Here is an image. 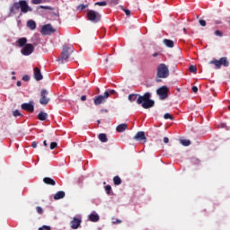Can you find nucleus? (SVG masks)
<instances>
[{
  "mask_svg": "<svg viewBox=\"0 0 230 230\" xmlns=\"http://www.w3.org/2000/svg\"><path fill=\"white\" fill-rule=\"evenodd\" d=\"M38 230H51V226H43L40 227Z\"/></svg>",
  "mask_w": 230,
  "mask_h": 230,
  "instance_id": "4c0bfd02",
  "label": "nucleus"
},
{
  "mask_svg": "<svg viewBox=\"0 0 230 230\" xmlns=\"http://www.w3.org/2000/svg\"><path fill=\"white\" fill-rule=\"evenodd\" d=\"M42 3V0H31L32 4H40Z\"/></svg>",
  "mask_w": 230,
  "mask_h": 230,
  "instance_id": "58836bf2",
  "label": "nucleus"
},
{
  "mask_svg": "<svg viewBox=\"0 0 230 230\" xmlns=\"http://www.w3.org/2000/svg\"><path fill=\"white\" fill-rule=\"evenodd\" d=\"M73 51H75V49L72 47V45H64L61 56L57 59V61L60 62V64L67 62V59L69 58Z\"/></svg>",
  "mask_w": 230,
  "mask_h": 230,
  "instance_id": "20e7f679",
  "label": "nucleus"
},
{
  "mask_svg": "<svg viewBox=\"0 0 230 230\" xmlns=\"http://www.w3.org/2000/svg\"><path fill=\"white\" fill-rule=\"evenodd\" d=\"M180 143L183 146H190V145H191V141L188 140V139H181Z\"/></svg>",
  "mask_w": 230,
  "mask_h": 230,
  "instance_id": "393cba45",
  "label": "nucleus"
},
{
  "mask_svg": "<svg viewBox=\"0 0 230 230\" xmlns=\"http://www.w3.org/2000/svg\"><path fill=\"white\" fill-rule=\"evenodd\" d=\"M128 128V125H127V123H122L119 124V126H117L116 130L117 132H125V130Z\"/></svg>",
  "mask_w": 230,
  "mask_h": 230,
  "instance_id": "f3484780",
  "label": "nucleus"
},
{
  "mask_svg": "<svg viewBox=\"0 0 230 230\" xmlns=\"http://www.w3.org/2000/svg\"><path fill=\"white\" fill-rule=\"evenodd\" d=\"M48 94H49L48 90L42 89L40 91V105H48V103H49L51 99L48 97Z\"/></svg>",
  "mask_w": 230,
  "mask_h": 230,
  "instance_id": "6e6552de",
  "label": "nucleus"
},
{
  "mask_svg": "<svg viewBox=\"0 0 230 230\" xmlns=\"http://www.w3.org/2000/svg\"><path fill=\"white\" fill-rule=\"evenodd\" d=\"M64 197H66V192L64 190H59L55 194L54 199L60 200V199H64Z\"/></svg>",
  "mask_w": 230,
  "mask_h": 230,
  "instance_id": "a211bd4d",
  "label": "nucleus"
},
{
  "mask_svg": "<svg viewBox=\"0 0 230 230\" xmlns=\"http://www.w3.org/2000/svg\"><path fill=\"white\" fill-rule=\"evenodd\" d=\"M104 190H105L107 195H111V191H112V187L111 185H106L104 187Z\"/></svg>",
  "mask_w": 230,
  "mask_h": 230,
  "instance_id": "bb28decb",
  "label": "nucleus"
},
{
  "mask_svg": "<svg viewBox=\"0 0 230 230\" xmlns=\"http://www.w3.org/2000/svg\"><path fill=\"white\" fill-rule=\"evenodd\" d=\"M39 8H40L41 10H53V8L49 5H40Z\"/></svg>",
  "mask_w": 230,
  "mask_h": 230,
  "instance_id": "c756f323",
  "label": "nucleus"
},
{
  "mask_svg": "<svg viewBox=\"0 0 230 230\" xmlns=\"http://www.w3.org/2000/svg\"><path fill=\"white\" fill-rule=\"evenodd\" d=\"M26 42H28V40L26 38H20L17 40V44H19L20 48H24V46H26Z\"/></svg>",
  "mask_w": 230,
  "mask_h": 230,
  "instance_id": "4be33fe9",
  "label": "nucleus"
},
{
  "mask_svg": "<svg viewBox=\"0 0 230 230\" xmlns=\"http://www.w3.org/2000/svg\"><path fill=\"white\" fill-rule=\"evenodd\" d=\"M35 51V47L31 43L26 44L21 50V53L25 57L31 55Z\"/></svg>",
  "mask_w": 230,
  "mask_h": 230,
  "instance_id": "1a4fd4ad",
  "label": "nucleus"
},
{
  "mask_svg": "<svg viewBox=\"0 0 230 230\" xmlns=\"http://www.w3.org/2000/svg\"><path fill=\"white\" fill-rule=\"evenodd\" d=\"M17 10H21L22 13H28V12H31V7L28 5V2L25 0H20L19 2H15L11 5L10 13L15 15V13H17Z\"/></svg>",
  "mask_w": 230,
  "mask_h": 230,
  "instance_id": "f03ea898",
  "label": "nucleus"
},
{
  "mask_svg": "<svg viewBox=\"0 0 230 230\" xmlns=\"http://www.w3.org/2000/svg\"><path fill=\"white\" fill-rule=\"evenodd\" d=\"M32 148H36L37 147V142L33 141L31 144Z\"/></svg>",
  "mask_w": 230,
  "mask_h": 230,
  "instance_id": "de8ad7c7",
  "label": "nucleus"
},
{
  "mask_svg": "<svg viewBox=\"0 0 230 230\" xmlns=\"http://www.w3.org/2000/svg\"><path fill=\"white\" fill-rule=\"evenodd\" d=\"M228 109H229V111H230V106H228Z\"/></svg>",
  "mask_w": 230,
  "mask_h": 230,
  "instance_id": "052dcab7",
  "label": "nucleus"
},
{
  "mask_svg": "<svg viewBox=\"0 0 230 230\" xmlns=\"http://www.w3.org/2000/svg\"><path fill=\"white\" fill-rule=\"evenodd\" d=\"M27 26L30 30H35L37 28V23L33 20H30L27 22Z\"/></svg>",
  "mask_w": 230,
  "mask_h": 230,
  "instance_id": "412c9836",
  "label": "nucleus"
},
{
  "mask_svg": "<svg viewBox=\"0 0 230 230\" xmlns=\"http://www.w3.org/2000/svg\"><path fill=\"white\" fill-rule=\"evenodd\" d=\"M153 57H154V58H155L156 57H159V53H158V52H155V53L153 54Z\"/></svg>",
  "mask_w": 230,
  "mask_h": 230,
  "instance_id": "09e8293b",
  "label": "nucleus"
},
{
  "mask_svg": "<svg viewBox=\"0 0 230 230\" xmlns=\"http://www.w3.org/2000/svg\"><path fill=\"white\" fill-rule=\"evenodd\" d=\"M133 139H136V141H140V143H146V136L145 135L144 131H138Z\"/></svg>",
  "mask_w": 230,
  "mask_h": 230,
  "instance_id": "ddd939ff",
  "label": "nucleus"
},
{
  "mask_svg": "<svg viewBox=\"0 0 230 230\" xmlns=\"http://www.w3.org/2000/svg\"><path fill=\"white\" fill-rule=\"evenodd\" d=\"M104 93H107L109 94V97L112 94H116V91L115 90H107L106 92Z\"/></svg>",
  "mask_w": 230,
  "mask_h": 230,
  "instance_id": "c9c22d12",
  "label": "nucleus"
},
{
  "mask_svg": "<svg viewBox=\"0 0 230 230\" xmlns=\"http://www.w3.org/2000/svg\"><path fill=\"white\" fill-rule=\"evenodd\" d=\"M42 78H44V76H42V73L40 72V68L35 67L34 68V79L37 82H40V80H42Z\"/></svg>",
  "mask_w": 230,
  "mask_h": 230,
  "instance_id": "2eb2a0df",
  "label": "nucleus"
},
{
  "mask_svg": "<svg viewBox=\"0 0 230 230\" xmlns=\"http://www.w3.org/2000/svg\"><path fill=\"white\" fill-rule=\"evenodd\" d=\"M105 62L106 63L109 62V58H106Z\"/></svg>",
  "mask_w": 230,
  "mask_h": 230,
  "instance_id": "864d4df0",
  "label": "nucleus"
},
{
  "mask_svg": "<svg viewBox=\"0 0 230 230\" xmlns=\"http://www.w3.org/2000/svg\"><path fill=\"white\" fill-rule=\"evenodd\" d=\"M55 30H53V27L51 24H46L41 27V34L42 35H51V33H54Z\"/></svg>",
  "mask_w": 230,
  "mask_h": 230,
  "instance_id": "9b49d317",
  "label": "nucleus"
},
{
  "mask_svg": "<svg viewBox=\"0 0 230 230\" xmlns=\"http://www.w3.org/2000/svg\"><path fill=\"white\" fill-rule=\"evenodd\" d=\"M43 182L45 184H47L48 186H55V184H57V182L55 181V180H53L50 177H45L43 178Z\"/></svg>",
  "mask_w": 230,
  "mask_h": 230,
  "instance_id": "dca6fc26",
  "label": "nucleus"
},
{
  "mask_svg": "<svg viewBox=\"0 0 230 230\" xmlns=\"http://www.w3.org/2000/svg\"><path fill=\"white\" fill-rule=\"evenodd\" d=\"M189 71L190 73H197V66L191 65L190 67H189Z\"/></svg>",
  "mask_w": 230,
  "mask_h": 230,
  "instance_id": "7c9ffc66",
  "label": "nucleus"
},
{
  "mask_svg": "<svg viewBox=\"0 0 230 230\" xmlns=\"http://www.w3.org/2000/svg\"><path fill=\"white\" fill-rule=\"evenodd\" d=\"M57 146H58L57 142L50 143V150H55V148H57Z\"/></svg>",
  "mask_w": 230,
  "mask_h": 230,
  "instance_id": "f704fd0d",
  "label": "nucleus"
},
{
  "mask_svg": "<svg viewBox=\"0 0 230 230\" xmlns=\"http://www.w3.org/2000/svg\"><path fill=\"white\" fill-rule=\"evenodd\" d=\"M87 19L91 22H100L102 21V14L94 10H88Z\"/></svg>",
  "mask_w": 230,
  "mask_h": 230,
  "instance_id": "39448f33",
  "label": "nucleus"
},
{
  "mask_svg": "<svg viewBox=\"0 0 230 230\" xmlns=\"http://www.w3.org/2000/svg\"><path fill=\"white\" fill-rule=\"evenodd\" d=\"M81 224H82V219L78 217H74L73 220L70 222L71 229H78Z\"/></svg>",
  "mask_w": 230,
  "mask_h": 230,
  "instance_id": "4468645a",
  "label": "nucleus"
},
{
  "mask_svg": "<svg viewBox=\"0 0 230 230\" xmlns=\"http://www.w3.org/2000/svg\"><path fill=\"white\" fill-rule=\"evenodd\" d=\"M36 211L39 215H42L44 213V210L40 207H37Z\"/></svg>",
  "mask_w": 230,
  "mask_h": 230,
  "instance_id": "e433bc0d",
  "label": "nucleus"
},
{
  "mask_svg": "<svg viewBox=\"0 0 230 230\" xmlns=\"http://www.w3.org/2000/svg\"><path fill=\"white\" fill-rule=\"evenodd\" d=\"M177 91H178V92H181V88H177Z\"/></svg>",
  "mask_w": 230,
  "mask_h": 230,
  "instance_id": "6e6d98bb",
  "label": "nucleus"
},
{
  "mask_svg": "<svg viewBox=\"0 0 230 230\" xmlns=\"http://www.w3.org/2000/svg\"><path fill=\"white\" fill-rule=\"evenodd\" d=\"M192 91L194 93H199V88L197 86H192Z\"/></svg>",
  "mask_w": 230,
  "mask_h": 230,
  "instance_id": "a18cd8bd",
  "label": "nucleus"
},
{
  "mask_svg": "<svg viewBox=\"0 0 230 230\" xmlns=\"http://www.w3.org/2000/svg\"><path fill=\"white\" fill-rule=\"evenodd\" d=\"M97 123H98V124H100V123H101V121H100V120H97Z\"/></svg>",
  "mask_w": 230,
  "mask_h": 230,
  "instance_id": "4d7b16f0",
  "label": "nucleus"
},
{
  "mask_svg": "<svg viewBox=\"0 0 230 230\" xmlns=\"http://www.w3.org/2000/svg\"><path fill=\"white\" fill-rule=\"evenodd\" d=\"M170 90L167 86H161L156 90V94L159 96L160 100H166L168 98V93Z\"/></svg>",
  "mask_w": 230,
  "mask_h": 230,
  "instance_id": "0eeeda50",
  "label": "nucleus"
},
{
  "mask_svg": "<svg viewBox=\"0 0 230 230\" xmlns=\"http://www.w3.org/2000/svg\"><path fill=\"white\" fill-rule=\"evenodd\" d=\"M170 76V69L164 63H161L156 67V82H161V79L168 78Z\"/></svg>",
  "mask_w": 230,
  "mask_h": 230,
  "instance_id": "7ed1b4c3",
  "label": "nucleus"
},
{
  "mask_svg": "<svg viewBox=\"0 0 230 230\" xmlns=\"http://www.w3.org/2000/svg\"><path fill=\"white\" fill-rule=\"evenodd\" d=\"M120 10H122L128 17L130 16V10L125 9V7H123V5H120Z\"/></svg>",
  "mask_w": 230,
  "mask_h": 230,
  "instance_id": "c85d7f7f",
  "label": "nucleus"
},
{
  "mask_svg": "<svg viewBox=\"0 0 230 230\" xmlns=\"http://www.w3.org/2000/svg\"><path fill=\"white\" fill-rule=\"evenodd\" d=\"M199 22L200 26H203V27L206 26V21L205 20H199Z\"/></svg>",
  "mask_w": 230,
  "mask_h": 230,
  "instance_id": "37998d69",
  "label": "nucleus"
},
{
  "mask_svg": "<svg viewBox=\"0 0 230 230\" xmlns=\"http://www.w3.org/2000/svg\"><path fill=\"white\" fill-rule=\"evenodd\" d=\"M95 6H107V2H97L95 3Z\"/></svg>",
  "mask_w": 230,
  "mask_h": 230,
  "instance_id": "2f4dec72",
  "label": "nucleus"
},
{
  "mask_svg": "<svg viewBox=\"0 0 230 230\" xmlns=\"http://www.w3.org/2000/svg\"><path fill=\"white\" fill-rule=\"evenodd\" d=\"M164 44H165L167 48H173L175 46V43H173V40H168V39L164 40Z\"/></svg>",
  "mask_w": 230,
  "mask_h": 230,
  "instance_id": "5701e85b",
  "label": "nucleus"
},
{
  "mask_svg": "<svg viewBox=\"0 0 230 230\" xmlns=\"http://www.w3.org/2000/svg\"><path fill=\"white\" fill-rule=\"evenodd\" d=\"M38 119H40V121H46V119H48V113L40 111L38 114Z\"/></svg>",
  "mask_w": 230,
  "mask_h": 230,
  "instance_id": "6ab92c4d",
  "label": "nucleus"
},
{
  "mask_svg": "<svg viewBox=\"0 0 230 230\" xmlns=\"http://www.w3.org/2000/svg\"><path fill=\"white\" fill-rule=\"evenodd\" d=\"M107 98H109V93H104L102 95H98L93 99L94 105H102V103H105L107 102Z\"/></svg>",
  "mask_w": 230,
  "mask_h": 230,
  "instance_id": "9d476101",
  "label": "nucleus"
},
{
  "mask_svg": "<svg viewBox=\"0 0 230 230\" xmlns=\"http://www.w3.org/2000/svg\"><path fill=\"white\" fill-rule=\"evenodd\" d=\"M151 96L152 94L148 92L143 95H139L138 93H131L128 95V99L131 102L137 100V103L138 105H142L143 109H152V107L155 105V102L150 99Z\"/></svg>",
  "mask_w": 230,
  "mask_h": 230,
  "instance_id": "f257e3e1",
  "label": "nucleus"
},
{
  "mask_svg": "<svg viewBox=\"0 0 230 230\" xmlns=\"http://www.w3.org/2000/svg\"><path fill=\"white\" fill-rule=\"evenodd\" d=\"M164 143H165V144L170 143V138H168V137H164Z\"/></svg>",
  "mask_w": 230,
  "mask_h": 230,
  "instance_id": "c03bdc74",
  "label": "nucleus"
},
{
  "mask_svg": "<svg viewBox=\"0 0 230 230\" xmlns=\"http://www.w3.org/2000/svg\"><path fill=\"white\" fill-rule=\"evenodd\" d=\"M86 100H87V96L86 95L81 96V102H85Z\"/></svg>",
  "mask_w": 230,
  "mask_h": 230,
  "instance_id": "49530a36",
  "label": "nucleus"
},
{
  "mask_svg": "<svg viewBox=\"0 0 230 230\" xmlns=\"http://www.w3.org/2000/svg\"><path fill=\"white\" fill-rule=\"evenodd\" d=\"M98 138L100 141H102V143H107L108 141L107 135L105 133L99 134Z\"/></svg>",
  "mask_w": 230,
  "mask_h": 230,
  "instance_id": "b1692460",
  "label": "nucleus"
},
{
  "mask_svg": "<svg viewBox=\"0 0 230 230\" xmlns=\"http://www.w3.org/2000/svg\"><path fill=\"white\" fill-rule=\"evenodd\" d=\"M89 220L90 222H99L100 216L98 214H90Z\"/></svg>",
  "mask_w": 230,
  "mask_h": 230,
  "instance_id": "aec40b11",
  "label": "nucleus"
},
{
  "mask_svg": "<svg viewBox=\"0 0 230 230\" xmlns=\"http://www.w3.org/2000/svg\"><path fill=\"white\" fill-rule=\"evenodd\" d=\"M33 101H30L29 103H22V111H27V112H33L35 111V106L33 105Z\"/></svg>",
  "mask_w": 230,
  "mask_h": 230,
  "instance_id": "f8f14e48",
  "label": "nucleus"
},
{
  "mask_svg": "<svg viewBox=\"0 0 230 230\" xmlns=\"http://www.w3.org/2000/svg\"><path fill=\"white\" fill-rule=\"evenodd\" d=\"M86 7H87V5H85V4H79L77 6V10H85Z\"/></svg>",
  "mask_w": 230,
  "mask_h": 230,
  "instance_id": "ea45409f",
  "label": "nucleus"
},
{
  "mask_svg": "<svg viewBox=\"0 0 230 230\" xmlns=\"http://www.w3.org/2000/svg\"><path fill=\"white\" fill-rule=\"evenodd\" d=\"M13 80H15V76H13Z\"/></svg>",
  "mask_w": 230,
  "mask_h": 230,
  "instance_id": "bf43d9fd",
  "label": "nucleus"
},
{
  "mask_svg": "<svg viewBox=\"0 0 230 230\" xmlns=\"http://www.w3.org/2000/svg\"><path fill=\"white\" fill-rule=\"evenodd\" d=\"M116 224H121V220L117 219V220H116Z\"/></svg>",
  "mask_w": 230,
  "mask_h": 230,
  "instance_id": "603ef678",
  "label": "nucleus"
},
{
  "mask_svg": "<svg viewBox=\"0 0 230 230\" xmlns=\"http://www.w3.org/2000/svg\"><path fill=\"white\" fill-rule=\"evenodd\" d=\"M183 31L186 33V28H183Z\"/></svg>",
  "mask_w": 230,
  "mask_h": 230,
  "instance_id": "5fc2aeb1",
  "label": "nucleus"
},
{
  "mask_svg": "<svg viewBox=\"0 0 230 230\" xmlns=\"http://www.w3.org/2000/svg\"><path fill=\"white\" fill-rule=\"evenodd\" d=\"M209 64H213L216 66V69H220L222 66H224V67H229V61L227 60V58H221L219 60H211Z\"/></svg>",
  "mask_w": 230,
  "mask_h": 230,
  "instance_id": "423d86ee",
  "label": "nucleus"
},
{
  "mask_svg": "<svg viewBox=\"0 0 230 230\" xmlns=\"http://www.w3.org/2000/svg\"><path fill=\"white\" fill-rule=\"evenodd\" d=\"M215 35H216L217 37H222V31H215Z\"/></svg>",
  "mask_w": 230,
  "mask_h": 230,
  "instance_id": "79ce46f5",
  "label": "nucleus"
},
{
  "mask_svg": "<svg viewBox=\"0 0 230 230\" xmlns=\"http://www.w3.org/2000/svg\"><path fill=\"white\" fill-rule=\"evenodd\" d=\"M16 85H17L18 87H21V85H22L21 81H18V82L16 83Z\"/></svg>",
  "mask_w": 230,
  "mask_h": 230,
  "instance_id": "8fccbe9b",
  "label": "nucleus"
},
{
  "mask_svg": "<svg viewBox=\"0 0 230 230\" xmlns=\"http://www.w3.org/2000/svg\"><path fill=\"white\" fill-rule=\"evenodd\" d=\"M43 145H44V146H48V141L44 140Z\"/></svg>",
  "mask_w": 230,
  "mask_h": 230,
  "instance_id": "3c124183",
  "label": "nucleus"
},
{
  "mask_svg": "<svg viewBox=\"0 0 230 230\" xmlns=\"http://www.w3.org/2000/svg\"><path fill=\"white\" fill-rule=\"evenodd\" d=\"M164 118V119H173V116H172L170 113H165Z\"/></svg>",
  "mask_w": 230,
  "mask_h": 230,
  "instance_id": "72a5a7b5",
  "label": "nucleus"
},
{
  "mask_svg": "<svg viewBox=\"0 0 230 230\" xmlns=\"http://www.w3.org/2000/svg\"><path fill=\"white\" fill-rule=\"evenodd\" d=\"M22 80L23 82H30V75H23Z\"/></svg>",
  "mask_w": 230,
  "mask_h": 230,
  "instance_id": "a19ab883",
  "label": "nucleus"
},
{
  "mask_svg": "<svg viewBox=\"0 0 230 230\" xmlns=\"http://www.w3.org/2000/svg\"><path fill=\"white\" fill-rule=\"evenodd\" d=\"M13 116H14V118H17V116H22V113L16 110L13 112Z\"/></svg>",
  "mask_w": 230,
  "mask_h": 230,
  "instance_id": "473e14b6",
  "label": "nucleus"
},
{
  "mask_svg": "<svg viewBox=\"0 0 230 230\" xmlns=\"http://www.w3.org/2000/svg\"><path fill=\"white\" fill-rule=\"evenodd\" d=\"M108 3H110L111 6H116V4H119V0H108Z\"/></svg>",
  "mask_w": 230,
  "mask_h": 230,
  "instance_id": "cd10ccee",
  "label": "nucleus"
},
{
  "mask_svg": "<svg viewBox=\"0 0 230 230\" xmlns=\"http://www.w3.org/2000/svg\"><path fill=\"white\" fill-rule=\"evenodd\" d=\"M113 183L115 186H119V184H121V178H119V176H115L113 178Z\"/></svg>",
  "mask_w": 230,
  "mask_h": 230,
  "instance_id": "a878e982",
  "label": "nucleus"
},
{
  "mask_svg": "<svg viewBox=\"0 0 230 230\" xmlns=\"http://www.w3.org/2000/svg\"><path fill=\"white\" fill-rule=\"evenodd\" d=\"M12 75H15V72H12Z\"/></svg>",
  "mask_w": 230,
  "mask_h": 230,
  "instance_id": "13d9d810",
  "label": "nucleus"
}]
</instances>
